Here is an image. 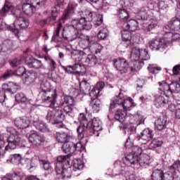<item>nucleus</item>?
Masks as SVG:
<instances>
[{"label": "nucleus", "instance_id": "obj_1", "mask_svg": "<svg viewBox=\"0 0 180 180\" xmlns=\"http://www.w3.org/2000/svg\"><path fill=\"white\" fill-rule=\"evenodd\" d=\"M80 30H85V28L79 22L77 19H73L71 24L63 29V24L58 22V26L52 37V41L55 43L63 41V39L68 41H74V40H79L81 36H78Z\"/></svg>", "mask_w": 180, "mask_h": 180}, {"label": "nucleus", "instance_id": "obj_2", "mask_svg": "<svg viewBox=\"0 0 180 180\" xmlns=\"http://www.w3.org/2000/svg\"><path fill=\"white\" fill-rule=\"evenodd\" d=\"M80 122L79 126L77 129L78 139L82 140L84 136H95L98 137L99 132L102 130V122L96 117L88 121L84 113H80L78 117Z\"/></svg>", "mask_w": 180, "mask_h": 180}, {"label": "nucleus", "instance_id": "obj_3", "mask_svg": "<svg viewBox=\"0 0 180 180\" xmlns=\"http://www.w3.org/2000/svg\"><path fill=\"white\" fill-rule=\"evenodd\" d=\"M6 129V131L10 133V136L7 138L8 145L6 146L5 150H15V148L26 146V140L23 139V136L16 129L13 127H8Z\"/></svg>", "mask_w": 180, "mask_h": 180}, {"label": "nucleus", "instance_id": "obj_4", "mask_svg": "<svg viewBox=\"0 0 180 180\" xmlns=\"http://www.w3.org/2000/svg\"><path fill=\"white\" fill-rule=\"evenodd\" d=\"M85 16L81 18L80 19H76L80 23L82 26L84 28V30H91L92 29L93 22L94 26L98 27L103 23V17L101 14H98L94 11H85Z\"/></svg>", "mask_w": 180, "mask_h": 180}, {"label": "nucleus", "instance_id": "obj_5", "mask_svg": "<svg viewBox=\"0 0 180 180\" xmlns=\"http://www.w3.org/2000/svg\"><path fill=\"white\" fill-rule=\"evenodd\" d=\"M70 157L71 155H60L57 158L56 165L55 167V171L57 175H60L61 179H67V178H71V167L70 165Z\"/></svg>", "mask_w": 180, "mask_h": 180}, {"label": "nucleus", "instance_id": "obj_6", "mask_svg": "<svg viewBox=\"0 0 180 180\" xmlns=\"http://www.w3.org/2000/svg\"><path fill=\"white\" fill-rule=\"evenodd\" d=\"M39 97L46 103H50L51 108L56 104V99H57V92L56 90H51V85L48 81L41 82L39 88Z\"/></svg>", "mask_w": 180, "mask_h": 180}, {"label": "nucleus", "instance_id": "obj_7", "mask_svg": "<svg viewBox=\"0 0 180 180\" xmlns=\"http://www.w3.org/2000/svg\"><path fill=\"white\" fill-rule=\"evenodd\" d=\"M168 29H170L171 30H174L176 32L180 30V20L178 18H172L168 22V25L164 28L165 39H172V40H175V37L176 39L179 38V34H174L169 31H167L168 30Z\"/></svg>", "mask_w": 180, "mask_h": 180}, {"label": "nucleus", "instance_id": "obj_8", "mask_svg": "<svg viewBox=\"0 0 180 180\" xmlns=\"http://www.w3.org/2000/svg\"><path fill=\"white\" fill-rule=\"evenodd\" d=\"M27 75L25 78L27 79L29 78H32V77H34V73H31L30 72H27L26 68L25 67H20L15 71L8 70L4 75L3 78L4 79H8L9 77H12L13 75H17V77H23L24 75Z\"/></svg>", "mask_w": 180, "mask_h": 180}, {"label": "nucleus", "instance_id": "obj_9", "mask_svg": "<svg viewBox=\"0 0 180 180\" xmlns=\"http://www.w3.org/2000/svg\"><path fill=\"white\" fill-rule=\"evenodd\" d=\"M60 106L63 108L66 115L72 117V110L74 109V106H75V101H74V98H72V96H65L64 98V101L60 103Z\"/></svg>", "mask_w": 180, "mask_h": 180}, {"label": "nucleus", "instance_id": "obj_10", "mask_svg": "<svg viewBox=\"0 0 180 180\" xmlns=\"http://www.w3.org/2000/svg\"><path fill=\"white\" fill-rule=\"evenodd\" d=\"M114 68L121 72V74H126L129 72V63L124 58H117L112 60Z\"/></svg>", "mask_w": 180, "mask_h": 180}, {"label": "nucleus", "instance_id": "obj_11", "mask_svg": "<svg viewBox=\"0 0 180 180\" xmlns=\"http://www.w3.org/2000/svg\"><path fill=\"white\" fill-rule=\"evenodd\" d=\"M131 58H136L137 60H141V61H147L150 60V55L148 54V51L146 49H140L137 47H134L131 53Z\"/></svg>", "mask_w": 180, "mask_h": 180}, {"label": "nucleus", "instance_id": "obj_12", "mask_svg": "<svg viewBox=\"0 0 180 180\" xmlns=\"http://www.w3.org/2000/svg\"><path fill=\"white\" fill-rule=\"evenodd\" d=\"M27 136H28L29 143L32 144V146H35V147H39V146H41L42 143H44V136L40 135L34 130H30Z\"/></svg>", "mask_w": 180, "mask_h": 180}, {"label": "nucleus", "instance_id": "obj_13", "mask_svg": "<svg viewBox=\"0 0 180 180\" xmlns=\"http://www.w3.org/2000/svg\"><path fill=\"white\" fill-rule=\"evenodd\" d=\"M13 25L15 28H11V32L13 33H19L18 27L20 29H27V27H29L30 22L27 18L25 17H18L15 19Z\"/></svg>", "mask_w": 180, "mask_h": 180}, {"label": "nucleus", "instance_id": "obj_14", "mask_svg": "<svg viewBox=\"0 0 180 180\" xmlns=\"http://www.w3.org/2000/svg\"><path fill=\"white\" fill-rule=\"evenodd\" d=\"M149 47L151 50H155L156 51L162 53L167 49V43L164 39H155L149 41Z\"/></svg>", "mask_w": 180, "mask_h": 180}, {"label": "nucleus", "instance_id": "obj_15", "mask_svg": "<svg viewBox=\"0 0 180 180\" xmlns=\"http://www.w3.org/2000/svg\"><path fill=\"white\" fill-rule=\"evenodd\" d=\"M25 63L29 68H34V70H40V68H43L44 67L41 60L33 58L32 56H27L25 58Z\"/></svg>", "mask_w": 180, "mask_h": 180}, {"label": "nucleus", "instance_id": "obj_16", "mask_svg": "<svg viewBox=\"0 0 180 180\" xmlns=\"http://www.w3.org/2000/svg\"><path fill=\"white\" fill-rule=\"evenodd\" d=\"M103 88H105V82H99L95 86H92L91 90L87 93L91 97V101H98V96H99Z\"/></svg>", "mask_w": 180, "mask_h": 180}, {"label": "nucleus", "instance_id": "obj_17", "mask_svg": "<svg viewBox=\"0 0 180 180\" xmlns=\"http://www.w3.org/2000/svg\"><path fill=\"white\" fill-rule=\"evenodd\" d=\"M153 130L150 129H145L142 133L139 136V140L142 144H147L150 140H153Z\"/></svg>", "mask_w": 180, "mask_h": 180}, {"label": "nucleus", "instance_id": "obj_18", "mask_svg": "<svg viewBox=\"0 0 180 180\" xmlns=\"http://www.w3.org/2000/svg\"><path fill=\"white\" fill-rule=\"evenodd\" d=\"M84 43H86V47H90L91 50L94 51L95 54H98L101 53L102 50H103V46H102V45L99 44L98 43H96L92 39H86Z\"/></svg>", "mask_w": 180, "mask_h": 180}, {"label": "nucleus", "instance_id": "obj_19", "mask_svg": "<svg viewBox=\"0 0 180 180\" xmlns=\"http://www.w3.org/2000/svg\"><path fill=\"white\" fill-rule=\"evenodd\" d=\"M14 124L18 129H27L30 126V120L26 116L20 117L14 120Z\"/></svg>", "mask_w": 180, "mask_h": 180}, {"label": "nucleus", "instance_id": "obj_20", "mask_svg": "<svg viewBox=\"0 0 180 180\" xmlns=\"http://www.w3.org/2000/svg\"><path fill=\"white\" fill-rule=\"evenodd\" d=\"M55 124H59V128L63 129L65 127V125L63 124V122L65 120V115L63 112V110L55 109Z\"/></svg>", "mask_w": 180, "mask_h": 180}, {"label": "nucleus", "instance_id": "obj_21", "mask_svg": "<svg viewBox=\"0 0 180 180\" xmlns=\"http://www.w3.org/2000/svg\"><path fill=\"white\" fill-rule=\"evenodd\" d=\"M151 16V11H150V8L148 6H144L141 8L139 10L138 15H137V19L138 20H148V19H150Z\"/></svg>", "mask_w": 180, "mask_h": 180}, {"label": "nucleus", "instance_id": "obj_22", "mask_svg": "<svg viewBox=\"0 0 180 180\" xmlns=\"http://www.w3.org/2000/svg\"><path fill=\"white\" fill-rule=\"evenodd\" d=\"M143 65H144V62L140 60V59L133 58L129 65V72L139 71Z\"/></svg>", "mask_w": 180, "mask_h": 180}, {"label": "nucleus", "instance_id": "obj_23", "mask_svg": "<svg viewBox=\"0 0 180 180\" xmlns=\"http://www.w3.org/2000/svg\"><path fill=\"white\" fill-rule=\"evenodd\" d=\"M2 89L4 92H9L10 94H16L19 89H20V86L19 84L10 82L8 84H4Z\"/></svg>", "mask_w": 180, "mask_h": 180}, {"label": "nucleus", "instance_id": "obj_24", "mask_svg": "<svg viewBox=\"0 0 180 180\" xmlns=\"http://www.w3.org/2000/svg\"><path fill=\"white\" fill-rule=\"evenodd\" d=\"M120 105H122V108H124V109H126V108H127V105H126V101L124 99L119 96L114 97V98L111 100L110 104V112H112V109H115V108L120 106Z\"/></svg>", "mask_w": 180, "mask_h": 180}, {"label": "nucleus", "instance_id": "obj_25", "mask_svg": "<svg viewBox=\"0 0 180 180\" xmlns=\"http://www.w3.org/2000/svg\"><path fill=\"white\" fill-rule=\"evenodd\" d=\"M158 26V21L155 18H149L148 22L142 23V29L145 32H152Z\"/></svg>", "mask_w": 180, "mask_h": 180}, {"label": "nucleus", "instance_id": "obj_26", "mask_svg": "<svg viewBox=\"0 0 180 180\" xmlns=\"http://www.w3.org/2000/svg\"><path fill=\"white\" fill-rule=\"evenodd\" d=\"M159 94L161 95H165V96H171L172 92H171V84H168V83L165 82H159Z\"/></svg>", "mask_w": 180, "mask_h": 180}, {"label": "nucleus", "instance_id": "obj_27", "mask_svg": "<svg viewBox=\"0 0 180 180\" xmlns=\"http://www.w3.org/2000/svg\"><path fill=\"white\" fill-rule=\"evenodd\" d=\"M139 154L140 153H137V151L131 152L125 157V160L128 164H131V165H136V164H139Z\"/></svg>", "mask_w": 180, "mask_h": 180}, {"label": "nucleus", "instance_id": "obj_28", "mask_svg": "<svg viewBox=\"0 0 180 180\" xmlns=\"http://www.w3.org/2000/svg\"><path fill=\"white\" fill-rule=\"evenodd\" d=\"M115 15L119 17L120 20H123V22L129 20V12L126 8L123 7L117 8L115 12Z\"/></svg>", "mask_w": 180, "mask_h": 180}, {"label": "nucleus", "instance_id": "obj_29", "mask_svg": "<svg viewBox=\"0 0 180 180\" xmlns=\"http://www.w3.org/2000/svg\"><path fill=\"white\" fill-rule=\"evenodd\" d=\"M58 143H68L71 140L70 134L65 132H56L55 134Z\"/></svg>", "mask_w": 180, "mask_h": 180}, {"label": "nucleus", "instance_id": "obj_30", "mask_svg": "<svg viewBox=\"0 0 180 180\" xmlns=\"http://www.w3.org/2000/svg\"><path fill=\"white\" fill-rule=\"evenodd\" d=\"M57 16H58L57 9L55 8L54 10H52L51 13V16L42 20L43 25H54V23H56V21L57 20Z\"/></svg>", "mask_w": 180, "mask_h": 180}, {"label": "nucleus", "instance_id": "obj_31", "mask_svg": "<svg viewBox=\"0 0 180 180\" xmlns=\"http://www.w3.org/2000/svg\"><path fill=\"white\" fill-rule=\"evenodd\" d=\"M22 9L23 13L27 15V16H32L34 12H36V8L34 6L29 3H25L22 6Z\"/></svg>", "mask_w": 180, "mask_h": 180}, {"label": "nucleus", "instance_id": "obj_32", "mask_svg": "<svg viewBox=\"0 0 180 180\" xmlns=\"http://www.w3.org/2000/svg\"><path fill=\"white\" fill-rule=\"evenodd\" d=\"M149 160L150 158L147 155H141L140 153L138 156V164L142 168H147L150 165Z\"/></svg>", "mask_w": 180, "mask_h": 180}, {"label": "nucleus", "instance_id": "obj_33", "mask_svg": "<svg viewBox=\"0 0 180 180\" xmlns=\"http://www.w3.org/2000/svg\"><path fill=\"white\" fill-rule=\"evenodd\" d=\"M124 27L130 32H136L139 29V22L134 19H131L128 22L124 24Z\"/></svg>", "mask_w": 180, "mask_h": 180}, {"label": "nucleus", "instance_id": "obj_34", "mask_svg": "<svg viewBox=\"0 0 180 180\" xmlns=\"http://www.w3.org/2000/svg\"><path fill=\"white\" fill-rule=\"evenodd\" d=\"M39 163H40V158L34 156L27 163V168L30 171H34Z\"/></svg>", "mask_w": 180, "mask_h": 180}, {"label": "nucleus", "instance_id": "obj_35", "mask_svg": "<svg viewBox=\"0 0 180 180\" xmlns=\"http://www.w3.org/2000/svg\"><path fill=\"white\" fill-rule=\"evenodd\" d=\"M121 34L124 43L127 44V47H129L131 44V33L129 32V30L125 29L121 32Z\"/></svg>", "mask_w": 180, "mask_h": 180}, {"label": "nucleus", "instance_id": "obj_36", "mask_svg": "<svg viewBox=\"0 0 180 180\" xmlns=\"http://www.w3.org/2000/svg\"><path fill=\"white\" fill-rule=\"evenodd\" d=\"M127 116V113L124 110H117L114 117L115 120L120 122V123H123L126 120V117Z\"/></svg>", "mask_w": 180, "mask_h": 180}, {"label": "nucleus", "instance_id": "obj_37", "mask_svg": "<svg viewBox=\"0 0 180 180\" xmlns=\"http://www.w3.org/2000/svg\"><path fill=\"white\" fill-rule=\"evenodd\" d=\"M164 170L161 169H154L152 172L151 179L152 180H162L164 176Z\"/></svg>", "mask_w": 180, "mask_h": 180}, {"label": "nucleus", "instance_id": "obj_38", "mask_svg": "<svg viewBox=\"0 0 180 180\" xmlns=\"http://www.w3.org/2000/svg\"><path fill=\"white\" fill-rule=\"evenodd\" d=\"M75 8L74 6L69 5L65 12L63 13V15L62 16L63 20H67V19H70L72 15L75 13Z\"/></svg>", "mask_w": 180, "mask_h": 180}, {"label": "nucleus", "instance_id": "obj_39", "mask_svg": "<svg viewBox=\"0 0 180 180\" xmlns=\"http://www.w3.org/2000/svg\"><path fill=\"white\" fill-rule=\"evenodd\" d=\"M45 61H46L48 64V70L50 71V72H53L56 71V68H57V63L56 60H53L50 57L46 56L44 58Z\"/></svg>", "mask_w": 180, "mask_h": 180}, {"label": "nucleus", "instance_id": "obj_40", "mask_svg": "<svg viewBox=\"0 0 180 180\" xmlns=\"http://www.w3.org/2000/svg\"><path fill=\"white\" fill-rule=\"evenodd\" d=\"M168 103V100L165 99V98L162 96H158L155 101L154 104L156 108H162L165 106Z\"/></svg>", "mask_w": 180, "mask_h": 180}, {"label": "nucleus", "instance_id": "obj_41", "mask_svg": "<svg viewBox=\"0 0 180 180\" xmlns=\"http://www.w3.org/2000/svg\"><path fill=\"white\" fill-rule=\"evenodd\" d=\"M92 86H91V84H89L86 80H82L79 83V89L82 92H84V94H88Z\"/></svg>", "mask_w": 180, "mask_h": 180}, {"label": "nucleus", "instance_id": "obj_42", "mask_svg": "<svg viewBox=\"0 0 180 180\" xmlns=\"http://www.w3.org/2000/svg\"><path fill=\"white\" fill-rule=\"evenodd\" d=\"M155 129L158 130H164L167 127V120L165 118H158L155 122Z\"/></svg>", "mask_w": 180, "mask_h": 180}, {"label": "nucleus", "instance_id": "obj_43", "mask_svg": "<svg viewBox=\"0 0 180 180\" xmlns=\"http://www.w3.org/2000/svg\"><path fill=\"white\" fill-rule=\"evenodd\" d=\"M33 125L39 131H42L43 133H44V131H47V125L46 124V123H44L40 120L34 121Z\"/></svg>", "mask_w": 180, "mask_h": 180}, {"label": "nucleus", "instance_id": "obj_44", "mask_svg": "<svg viewBox=\"0 0 180 180\" xmlns=\"http://www.w3.org/2000/svg\"><path fill=\"white\" fill-rule=\"evenodd\" d=\"M12 8V5L11 3L6 1L2 8L0 10V16H6L8 15L9 11Z\"/></svg>", "mask_w": 180, "mask_h": 180}, {"label": "nucleus", "instance_id": "obj_45", "mask_svg": "<svg viewBox=\"0 0 180 180\" xmlns=\"http://www.w3.org/2000/svg\"><path fill=\"white\" fill-rule=\"evenodd\" d=\"M161 146H162V141L160 140V139H154L149 144V148L150 150H154L158 148V147H161Z\"/></svg>", "mask_w": 180, "mask_h": 180}, {"label": "nucleus", "instance_id": "obj_46", "mask_svg": "<svg viewBox=\"0 0 180 180\" xmlns=\"http://www.w3.org/2000/svg\"><path fill=\"white\" fill-rule=\"evenodd\" d=\"M76 68V75H84V74H86V68L85 65L82 64H75Z\"/></svg>", "mask_w": 180, "mask_h": 180}, {"label": "nucleus", "instance_id": "obj_47", "mask_svg": "<svg viewBox=\"0 0 180 180\" xmlns=\"http://www.w3.org/2000/svg\"><path fill=\"white\" fill-rule=\"evenodd\" d=\"M11 162L14 165H19L22 161V155L20 154H13L11 155Z\"/></svg>", "mask_w": 180, "mask_h": 180}, {"label": "nucleus", "instance_id": "obj_48", "mask_svg": "<svg viewBox=\"0 0 180 180\" xmlns=\"http://www.w3.org/2000/svg\"><path fill=\"white\" fill-rule=\"evenodd\" d=\"M3 51H8L11 50L12 47H13V41L10 39H6L3 42V45L1 46Z\"/></svg>", "mask_w": 180, "mask_h": 180}, {"label": "nucleus", "instance_id": "obj_49", "mask_svg": "<svg viewBox=\"0 0 180 180\" xmlns=\"http://www.w3.org/2000/svg\"><path fill=\"white\" fill-rule=\"evenodd\" d=\"M85 63H86V64H89V65H91L92 67L94 65H96L98 59L94 55H89L86 58Z\"/></svg>", "mask_w": 180, "mask_h": 180}, {"label": "nucleus", "instance_id": "obj_50", "mask_svg": "<svg viewBox=\"0 0 180 180\" xmlns=\"http://www.w3.org/2000/svg\"><path fill=\"white\" fill-rule=\"evenodd\" d=\"M73 167L75 171L84 169V162L81 160V159H75L73 160Z\"/></svg>", "mask_w": 180, "mask_h": 180}, {"label": "nucleus", "instance_id": "obj_51", "mask_svg": "<svg viewBox=\"0 0 180 180\" xmlns=\"http://www.w3.org/2000/svg\"><path fill=\"white\" fill-rule=\"evenodd\" d=\"M170 91L172 94H178L180 91V84L178 82H173L170 84Z\"/></svg>", "mask_w": 180, "mask_h": 180}, {"label": "nucleus", "instance_id": "obj_52", "mask_svg": "<svg viewBox=\"0 0 180 180\" xmlns=\"http://www.w3.org/2000/svg\"><path fill=\"white\" fill-rule=\"evenodd\" d=\"M62 151L65 154H67V153H72V142H65L62 146Z\"/></svg>", "mask_w": 180, "mask_h": 180}, {"label": "nucleus", "instance_id": "obj_53", "mask_svg": "<svg viewBox=\"0 0 180 180\" xmlns=\"http://www.w3.org/2000/svg\"><path fill=\"white\" fill-rule=\"evenodd\" d=\"M62 68L67 72V74H72V75H76L75 64L73 65L62 66Z\"/></svg>", "mask_w": 180, "mask_h": 180}, {"label": "nucleus", "instance_id": "obj_54", "mask_svg": "<svg viewBox=\"0 0 180 180\" xmlns=\"http://www.w3.org/2000/svg\"><path fill=\"white\" fill-rule=\"evenodd\" d=\"M108 34L109 31L108 30V29L103 28L98 32L97 34L98 39H99V40H105V39L108 37Z\"/></svg>", "mask_w": 180, "mask_h": 180}, {"label": "nucleus", "instance_id": "obj_55", "mask_svg": "<svg viewBox=\"0 0 180 180\" xmlns=\"http://www.w3.org/2000/svg\"><path fill=\"white\" fill-rule=\"evenodd\" d=\"M46 120L49 123H52V124H56V114L53 111H48V113L46 115Z\"/></svg>", "mask_w": 180, "mask_h": 180}, {"label": "nucleus", "instance_id": "obj_56", "mask_svg": "<svg viewBox=\"0 0 180 180\" xmlns=\"http://www.w3.org/2000/svg\"><path fill=\"white\" fill-rule=\"evenodd\" d=\"M91 108L93 109L94 113H98L101 109V104L99 103L98 100H95L91 103Z\"/></svg>", "mask_w": 180, "mask_h": 180}, {"label": "nucleus", "instance_id": "obj_57", "mask_svg": "<svg viewBox=\"0 0 180 180\" xmlns=\"http://www.w3.org/2000/svg\"><path fill=\"white\" fill-rule=\"evenodd\" d=\"M15 101L18 103H23L27 101V98H26V96L23 93H18L15 95Z\"/></svg>", "mask_w": 180, "mask_h": 180}, {"label": "nucleus", "instance_id": "obj_58", "mask_svg": "<svg viewBox=\"0 0 180 180\" xmlns=\"http://www.w3.org/2000/svg\"><path fill=\"white\" fill-rule=\"evenodd\" d=\"M148 70L151 74H158V71H161V68L158 67L155 65H150L148 67Z\"/></svg>", "mask_w": 180, "mask_h": 180}, {"label": "nucleus", "instance_id": "obj_59", "mask_svg": "<svg viewBox=\"0 0 180 180\" xmlns=\"http://www.w3.org/2000/svg\"><path fill=\"white\" fill-rule=\"evenodd\" d=\"M39 164L40 165H42L45 171H49V169L51 168V166L50 165V162L47 160H40Z\"/></svg>", "mask_w": 180, "mask_h": 180}, {"label": "nucleus", "instance_id": "obj_60", "mask_svg": "<svg viewBox=\"0 0 180 180\" xmlns=\"http://www.w3.org/2000/svg\"><path fill=\"white\" fill-rule=\"evenodd\" d=\"M29 1V0H26ZM31 4H36V5H39V6H46V4H47V0H30Z\"/></svg>", "mask_w": 180, "mask_h": 180}, {"label": "nucleus", "instance_id": "obj_61", "mask_svg": "<svg viewBox=\"0 0 180 180\" xmlns=\"http://www.w3.org/2000/svg\"><path fill=\"white\" fill-rule=\"evenodd\" d=\"M22 60L18 59V58H15L11 61H10V65L13 68L18 67V65H20Z\"/></svg>", "mask_w": 180, "mask_h": 180}, {"label": "nucleus", "instance_id": "obj_62", "mask_svg": "<svg viewBox=\"0 0 180 180\" xmlns=\"http://www.w3.org/2000/svg\"><path fill=\"white\" fill-rule=\"evenodd\" d=\"M81 148H82V144H81V143H77L75 144L72 143V153H75V151H81Z\"/></svg>", "mask_w": 180, "mask_h": 180}, {"label": "nucleus", "instance_id": "obj_63", "mask_svg": "<svg viewBox=\"0 0 180 180\" xmlns=\"http://www.w3.org/2000/svg\"><path fill=\"white\" fill-rule=\"evenodd\" d=\"M63 6H64V0H56V3L53 11L56 9L57 12H58V8H63Z\"/></svg>", "mask_w": 180, "mask_h": 180}, {"label": "nucleus", "instance_id": "obj_64", "mask_svg": "<svg viewBox=\"0 0 180 180\" xmlns=\"http://www.w3.org/2000/svg\"><path fill=\"white\" fill-rule=\"evenodd\" d=\"M162 180H174V175L172 173L166 172L163 174Z\"/></svg>", "mask_w": 180, "mask_h": 180}]
</instances>
